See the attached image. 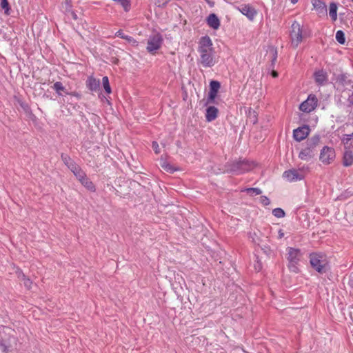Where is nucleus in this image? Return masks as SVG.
<instances>
[{
	"label": "nucleus",
	"instance_id": "f257e3e1",
	"mask_svg": "<svg viewBox=\"0 0 353 353\" xmlns=\"http://www.w3.org/2000/svg\"><path fill=\"white\" fill-rule=\"evenodd\" d=\"M212 46V41L208 36L202 37L199 41V61L204 68H211L216 63Z\"/></svg>",
	"mask_w": 353,
	"mask_h": 353
},
{
	"label": "nucleus",
	"instance_id": "f03ea898",
	"mask_svg": "<svg viewBox=\"0 0 353 353\" xmlns=\"http://www.w3.org/2000/svg\"><path fill=\"white\" fill-rule=\"evenodd\" d=\"M253 161L247 159H239L228 162L225 165V172L235 175L243 174L252 170L255 167Z\"/></svg>",
	"mask_w": 353,
	"mask_h": 353
},
{
	"label": "nucleus",
	"instance_id": "7ed1b4c3",
	"mask_svg": "<svg viewBox=\"0 0 353 353\" xmlns=\"http://www.w3.org/2000/svg\"><path fill=\"white\" fill-rule=\"evenodd\" d=\"M321 137L319 134H316L308 139L305 142V147L299 154V158L303 161H309L312 159L316 152V147L320 143Z\"/></svg>",
	"mask_w": 353,
	"mask_h": 353
},
{
	"label": "nucleus",
	"instance_id": "20e7f679",
	"mask_svg": "<svg viewBox=\"0 0 353 353\" xmlns=\"http://www.w3.org/2000/svg\"><path fill=\"white\" fill-rule=\"evenodd\" d=\"M311 266L319 273L323 274L330 270L329 261L323 253H312L310 254Z\"/></svg>",
	"mask_w": 353,
	"mask_h": 353
},
{
	"label": "nucleus",
	"instance_id": "39448f33",
	"mask_svg": "<svg viewBox=\"0 0 353 353\" xmlns=\"http://www.w3.org/2000/svg\"><path fill=\"white\" fill-rule=\"evenodd\" d=\"M302 257L301 252L299 249L288 247L287 248V259L289 262V270L294 273H298L299 269L298 268L299 263Z\"/></svg>",
	"mask_w": 353,
	"mask_h": 353
},
{
	"label": "nucleus",
	"instance_id": "423d86ee",
	"mask_svg": "<svg viewBox=\"0 0 353 353\" xmlns=\"http://www.w3.org/2000/svg\"><path fill=\"white\" fill-rule=\"evenodd\" d=\"M163 39L161 34L155 33L150 35L147 41L146 50L149 53L155 54L159 50L163 43Z\"/></svg>",
	"mask_w": 353,
	"mask_h": 353
},
{
	"label": "nucleus",
	"instance_id": "0eeeda50",
	"mask_svg": "<svg viewBox=\"0 0 353 353\" xmlns=\"http://www.w3.org/2000/svg\"><path fill=\"white\" fill-rule=\"evenodd\" d=\"M291 43L294 48H296L302 41V29L300 24L294 21L291 26L290 31Z\"/></svg>",
	"mask_w": 353,
	"mask_h": 353
},
{
	"label": "nucleus",
	"instance_id": "6e6552de",
	"mask_svg": "<svg viewBox=\"0 0 353 353\" xmlns=\"http://www.w3.org/2000/svg\"><path fill=\"white\" fill-rule=\"evenodd\" d=\"M336 154L333 148L324 146L321 151L319 159L326 165L330 164L335 159Z\"/></svg>",
	"mask_w": 353,
	"mask_h": 353
},
{
	"label": "nucleus",
	"instance_id": "1a4fd4ad",
	"mask_svg": "<svg viewBox=\"0 0 353 353\" xmlns=\"http://www.w3.org/2000/svg\"><path fill=\"white\" fill-rule=\"evenodd\" d=\"M283 177L288 182H295L303 179L305 174L303 170L290 169L283 172Z\"/></svg>",
	"mask_w": 353,
	"mask_h": 353
},
{
	"label": "nucleus",
	"instance_id": "9d476101",
	"mask_svg": "<svg viewBox=\"0 0 353 353\" xmlns=\"http://www.w3.org/2000/svg\"><path fill=\"white\" fill-rule=\"evenodd\" d=\"M318 99L314 94H310L307 99L301 103L299 109L304 112H310L317 106Z\"/></svg>",
	"mask_w": 353,
	"mask_h": 353
},
{
	"label": "nucleus",
	"instance_id": "9b49d317",
	"mask_svg": "<svg viewBox=\"0 0 353 353\" xmlns=\"http://www.w3.org/2000/svg\"><path fill=\"white\" fill-rule=\"evenodd\" d=\"M310 131V128L307 125L299 127L294 130L293 137L296 141H301L308 136Z\"/></svg>",
	"mask_w": 353,
	"mask_h": 353
},
{
	"label": "nucleus",
	"instance_id": "f8f14e48",
	"mask_svg": "<svg viewBox=\"0 0 353 353\" xmlns=\"http://www.w3.org/2000/svg\"><path fill=\"white\" fill-rule=\"evenodd\" d=\"M208 25L214 30H218L220 27V20L216 14L212 13L207 17Z\"/></svg>",
	"mask_w": 353,
	"mask_h": 353
},
{
	"label": "nucleus",
	"instance_id": "ddd939ff",
	"mask_svg": "<svg viewBox=\"0 0 353 353\" xmlns=\"http://www.w3.org/2000/svg\"><path fill=\"white\" fill-rule=\"evenodd\" d=\"M240 11L250 20H252L256 14L255 9L250 5H243Z\"/></svg>",
	"mask_w": 353,
	"mask_h": 353
},
{
	"label": "nucleus",
	"instance_id": "4468645a",
	"mask_svg": "<svg viewBox=\"0 0 353 353\" xmlns=\"http://www.w3.org/2000/svg\"><path fill=\"white\" fill-rule=\"evenodd\" d=\"M315 82L318 85H323L327 81V74L323 70L316 71L314 74Z\"/></svg>",
	"mask_w": 353,
	"mask_h": 353
},
{
	"label": "nucleus",
	"instance_id": "2eb2a0df",
	"mask_svg": "<svg viewBox=\"0 0 353 353\" xmlns=\"http://www.w3.org/2000/svg\"><path fill=\"white\" fill-rule=\"evenodd\" d=\"M86 86L90 91H97L99 89L100 81L92 76L88 77Z\"/></svg>",
	"mask_w": 353,
	"mask_h": 353
},
{
	"label": "nucleus",
	"instance_id": "dca6fc26",
	"mask_svg": "<svg viewBox=\"0 0 353 353\" xmlns=\"http://www.w3.org/2000/svg\"><path fill=\"white\" fill-rule=\"evenodd\" d=\"M218 109L214 106H210L206 109L205 119L208 122L216 119L218 116Z\"/></svg>",
	"mask_w": 353,
	"mask_h": 353
},
{
	"label": "nucleus",
	"instance_id": "f3484780",
	"mask_svg": "<svg viewBox=\"0 0 353 353\" xmlns=\"http://www.w3.org/2000/svg\"><path fill=\"white\" fill-rule=\"evenodd\" d=\"M353 164V152L351 150H347L343 154V165L345 167H350Z\"/></svg>",
	"mask_w": 353,
	"mask_h": 353
},
{
	"label": "nucleus",
	"instance_id": "a211bd4d",
	"mask_svg": "<svg viewBox=\"0 0 353 353\" xmlns=\"http://www.w3.org/2000/svg\"><path fill=\"white\" fill-rule=\"evenodd\" d=\"M336 82L343 86L349 85L352 87V82L350 79H348L347 76L345 74H340L336 77Z\"/></svg>",
	"mask_w": 353,
	"mask_h": 353
},
{
	"label": "nucleus",
	"instance_id": "6ab92c4d",
	"mask_svg": "<svg viewBox=\"0 0 353 353\" xmlns=\"http://www.w3.org/2000/svg\"><path fill=\"white\" fill-rule=\"evenodd\" d=\"M312 5L319 13H324L327 10L325 3L321 0H312Z\"/></svg>",
	"mask_w": 353,
	"mask_h": 353
},
{
	"label": "nucleus",
	"instance_id": "aec40b11",
	"mask_svg": "<svg viewBox=\"0 0 353 353\" xmlns=\"http://www.w3.org/2000/svg\"><path fill=\"white\" fill-rule=\"evenodd\" d=\"M329 14L332 21H336L337 19V6L335 3L332 2L330 4Z\"/></svg>",
	"mask_w": 353,
	"mask_h": 353
},
{
	"label": "nucleus",
	"instance_id": "412c9836",
	"mask_svg": "<svg viewBox=\"0 0 353 353\" xmlns=\"http://www.w3.org/2000/svg\"><path fill=\"white\" fill-rule=\"evenodd\" d=\"M81 183L88 190L91 192L95 191V185L94 183L88 178V176H85L81 181Z\"/></svg>",
	"mask_w": 353,
	"mask_h": 353
},
{
	"label": "nucleus",
	"instance_id": "4be33fe9",
	"mask_svg": "<svg viewBox=\"0 0 353 353\" xmlns=\"http://www.w3.org/2000/svg\"><path fill=\"white\" fill-rule=\"evenodd\" d=\"M52 88L56 91L59 96H62L61 91L65 93V88L60 81H57L54 83Z\"/></svg>",
	"mask_w": 353,
	"mask_h": 353
},
{
	"label": "nucleus",
	"instance_id": "5701e85b",
	"mask_svg": "<svg viewBox=\"0 0 353 353\" xmlns=\"http://www.w3.org/2000/svg\"><path fill=\"white\" fill-rule=\"evenodd\" d=\"M243 191L247 192L248 194L252 196L259 195L262 193V190L258 188H249L245 189Z\"/></svg>",
	"mask_w": 353,
	"mask_h": 353
},
{
	"label": "nucleus",
	"instance_id": "b1692460",
	"mask_svg": "<svg viewBox=\"0 0 353 353\" xmlns=\"http://www.w3.org/2000/svg\"><path fill=\"white\" fill-rule=\"evenodd\" d=\"M18 276L21 279V281H23L24 286L27 289H30L32 281L28 278H27L26 275L22 272H20Z\"/></svg>",
	"mask_w": 353,
	"mask_h": 353
},
{
	"label": "nucleus",
	"instance_id": "393cba45",
	"mask_svg": "<svg viewBox=\"0 0 353 353\" xmlns=\"http://www.w3.org/2000/svg\"><path fill=\"white\" fill-rule=\"evenodd\" d=\"M102 83H103V86L104 88L105 91L108 94H110L112 92V90H111V87L109 83V79H108V77L105 76L102 78Z\"/></svg>",
	"mask_w": 353,
	"mask_h": 353
},
{
	"label": "nucleus",
	"instance_id": "a878e982",
	"mask_svg": "<svg viewBox=\"0 0 353 353\" xmlns=\"http://www.w3.org/2000/svg\"><path fill=\"white\" fill-rule=\"evenodd\" d=\"M336 39L340 44H344L345 42V34L342 30H338L336 33Z\"/></svg>",
	"mask_w": 353,
	"mask_h": 353
},
{
	"label": "nucleus",
	"instance_id": "bb28decb",
	"mask_svg": "<svg viewBox=\"0 0 353 353\" xmlns=\"http://www.w3.org/2000/svg\"><path fill=\"white\" fill-rule=\"evenodd\" d=\"M272 214L277 218H283L285 216V212L280 208H275L272 210Z\"/></svg>",
	"mask_w": 353,
	"mask_h": 353
},
{
	"label": "nucleus",
	"instance_id": "cd10ccee",
	"mask_svg": "<svg viewBox=\"0 0 353 353\" xmlns=\"http://www.w3.org/2000/svg\"><path fill=\"white\" fill-rule=\"evenodd\" d=\"M221 84L217 81H212L210 83V90L218 92Z\"/></svg>",
	"mask_w": 353,
	"mask_h": 353
},
{
	"label": "nucleus",
	"instance_id": "c85d7f7f",
	"mask_svg": "<svg viewBox=\"0 0 353 353\" xmlns=\"http://www.w3.org/2000/svg\"><path fill=\"white\" fill-rule=\"evenodd\" d=\"M61 160L64 163V164L68 167V165H70L74 161L70 158V157L66 154L62 153L61 155Z\"/></svg>",
	"mask_w": 353,
	"mask_h": 353
},
{
	"label": "nucleus",
	"instance_id": "c756f323",
	"mask_svg": "<svg viewBox=\"0 0 353 353\" xmlns=\"http://www.w3.org/2000/svg\"><path fill=\"white\" fill-rule=\"evenodd\" d=\"M118 2L123 8L125 12H128L130 10L131 6L130 0H118Z\"/></svg>",
	"mask_w": 353,
	"mask_h": 353
},
{
	"label": "nucleus",
	"instance_id": "7c9ffc66",
	"mask_svg": "<svg viewBox=\"0 0 353 353\" xmlns=\"http://www.w3.org/2000/svg\"><path fill=\"white\" fill-rule=\"evenodd\" d=\"M170 0H156L155 4L159 7H165Z\"/></svg>",
	"mask_w": 353,
	"mask_h": 353
},
{
	"label": "nucleus",
	"instance_id": "2f4dec72",
	"mask_svg": "<svg viewBox=\"0 0 353 353\" xmlns=\"http://www.w3.org/2000/svg\"><path fill=\"white\" fill-rule=\"evenodd\" d=\"M261 203L263 205L267 206V205H270V199H269L267 196H262L261 197Z\"/></svg>",
	"mask_w": 353,
	"mask_h": 353
},
{
	"label": "nucleus",
	"instance_id": "473e14b6",
	"mask_svg": "<svg viewBox=\"0 0 353 353\" xmlns=\"http://www.w3.org/2000/svg\"><path fill=\"white\" fill-rule=\"evenodd\" d=\"M75 176L81 182L87 176L83 170H81Z\"/></svg>",
	"mask_w": 353,
	"mask_h": 353
},
{
	"label": "nucleus",
	"instance_id": "72a5a7b5",
	"mask_svg": "<svg viewBox=\"0 0 353 353\" xmlns=\"http://www.w3.org/2000/svg\"><path fill=\"white\" fill-rule=\"evenodd\" d=\"M218 92L210 90L208 94V100L213 101L216 97Z\"/></svg>",
	"mask_w": 353,
	"mask_h": 353
},
{
	"label": "nucleus",
	"instance_id": "f704fd0d",
	"mask_svg": "<svg viewBox=\"0 0 353 353\" xmlns=\"http://www.w3.org/2000/svg\"><path fill=\"white\" fill-rule=\"evenodd\" d=\"M1 6L3 9L5 10L6 12H7L9 9V3L7 0H1Z\"/></svg>",
	"mask_w": 353,
	"mask_h": 353
},
{
	"label": "nucleus",
	"instance_id": "c9c22d12",
	"mask_svg": "<svg viewBox=\"0 0 353 353\" xmlns=\"http://www.w3.org/2000/svg\"><path fill=\"white\" fill-rule=\"evenodd\" d=\"M152 147L156 154H159L160 152L159 146L157 141L152 142Z\"/></svg>",
	"mask_w": 353,
	"mask_h": 353
},
{
	"label": "nucleus",
	"instance_id": "e433bc0d",
	"mask_svg": "<svg viewBox=\"0 0 353 353\" xmlns=\"http://www.w3.org/2000/svg\"><path fill=\"white\" fill-rule=\"evenodd\" d=\"M65 94L73 96V97H76L77 99H81V94L77 92H65Z\"/></svg>",
	"mask_w": 353,
	"mask_h": 353
},
{
	"label": "nucleus",
	"instance_id": "4c0bfd02",
	"mask_svg": "<svg viewBox=\"0 0 353 353\" xmlns=\"http://www.w3.org/2000/svg\"><path fill=\"white\" fill-rule=\"evenodd\" d=\"M123 39L126 40L129 43H137L136 40L132 37L129 35H125Z\"/></svg>",
	"mask_w": 353,
	"mask_h": 353
},
{
	"label": "nucleus",
	"instance_id": "58836bf2",
	"mask_svg": "<svg viewBox=\"0 0 353 353\" xmlns=\"http://www.w3.org/2000/svg\"><path fill=\"white\" fill-rule=\"evenodd\" d=\"M78 167H79V165L74 161H73L70 165H68V168L72 172H73V170H75V169H77Z\"/></svg>",
	"mask_w": 353,
	"mask_h": 353
},
{
	"label": "nucleus",
	"instance_id": "ea45409f",
	"mask_svg": "<svg viewBox=\"0 0 353 353\" xmlns=\"http://www.w3.org/2000/svg\"><path fill=\"white\" fill-rule=\"evenodd\" d=\"M125 34L121 30H119L115 33V36L121 39H124Z\"/></svg>",
	"mask_w": 353,
	"mask_h": 353
},
{
	"label": "nucleus",
	"instance_id": "a19ab883",
	"mask_svg": "<svg viewBox=\"0 0 353 353\" xmlns=\"http://www.w3.org/2000/svg\"><path fill=\"white\" fill-rule=\"evenodd\" d=\"M347 102L350 106L353 107V92L349 95Z\"/></svg>",
	"mask_w": 353,
	"mask_h": 353
},
{
	"label": "nucleus",
	"instance_id": "79ce46f5",
	"mask_svg": "<svg viewBox=\"0 0 353 353\" xmlns=\"http://www.w3.org/2000/svg\"><path fill=\"white\" fill-rule=\"evenodd\" d=\"M0 347L1 348V350H3V352L5 353H7L8 352V349H7V347L5 344H3V343H0Z\"/></svg>",
	"mask_w": 353,
	"mask_h": 353
},
{
	"label": "nucleus",
	"instance_id": "37998d69",
	"mask_svg": "<svg viewBox=\"0 0 353 353\" xmlns=\"http://www.w3.org/2000/svg\"><path fill=\"white\" fill-rule=\"evenodd\" d=\"M207 3L210 6L213 7L214 6V1L213 0H205Z\"/></svg>",
	"mask_w": 353,
	"mask_h": 353
},
{
	"label": "nucleus",
	"instance_id": "c03bdc74",
	"mask_svg": "<svg viewBox=\"0 0 353 353\" xmlns=\"http://www.w3.org/2000/svg\"><path fill=\"white\" fill-rule=\"evenodd\" d=\"M163 167L167 170L172 172L174 170L171 168V167L168 164L166 165H163Z\"/></svg>",
	"mask_w": 353,
	"mask_h": 353
},
{
	"label": "nucleus",
	"instance_id": "a18cd8bd",
	"mask_svg": "<svg viewBox=\"0 0 353 353\" xmlns=\"http://www.w3.org/2000/svg\"><path fill=\"white\" fill-rule=\"evenodd\" d=\"M81 170H81V168L79 166V167L77 168V169H75V170H73V172H73V174H74V176H75V175H76V174H78Z\"/></svg>",
	"mask_w": 353,
	"mask_h": 353
},
{
	"label": "nucleus",
	"instance_id": "49530a36",
	"mask_svg": "<svg viewBox=\"0 0 353 353\" xmlns=\"http://www.w3.org/2000/svg\"><path fill=\"white\" fill-rule=\"evenodd\" d=\"M65 3L67 5V6H68L69 8H70L72 6H71V1L72 0H65Z\"/></svg>",
	"mask_w": 353,
	"mask_h": 353
},
{
	"label": "nucleus",
	"instance_id": "de8ad7c7",
	"mask_svg": "<svg viewBox=\"0 0 353 353\" xmlns=\"http://www.w3.org/2000/svg\"><path fill=\"white\" fill-rule=\"evenodd\" d=\"M284 235V233L283 232V231L281 230H279V239H281Z\"/></svg>",
	"mask_w": 353,
	"mask_h": 353
},
{
	"label": "nucleus",
	"instance_id": "09e8293b",
	"mask_svg": "<svg viewBox=\"0 0 353 353\" xmlns=\"http://www.w3.org/2000/svg\"><path fill=\"white\" fill-rule=\"evenodd\" d=\"M272 75L273 76V77H277L278 73L276 71H272Z\"/></svg>",
	"mask_w": 353,
	"mask_h": 353
},
{
	"label": "nucleus",
	"instance_id": "8fccbe9b",
	"mask_svg": "<svg viewBox=\"0 0 353 353\" xmlns=\"http://www.w3.org/2000/svg\"><path fill=\"white\" fill-rule=\"evenodd\" d=\"M21 106L24 109L26 110V108H28V105L26 104H24V103H21Z\"/></svg>",
	"mask_w": 353,
	"mask_h": 353
},
{
	"label": "nucleus",
	"instance_id": "3c124183",
	"mask_svg": "<svg viewBox=\"0 0 353 353\" xmlns=\"http://www.w3.org/2000/svg\"><path fill=\"white\" fill-rule=\"evenodd\" d=\"M291 3L295 4L298 2V0H290Z\"/></svg>",
	"mask_w": 353,
	"mask_h": 353
},
{
	"label": "nucleus",
	"instance_id": "603ef678",
	"mask_svg": "<svg viewBox=\"0 0 353 353\" xmlns=\"http://www.w3.org/2000/svg\"><path fill=\"white\" fill-rule=\"evenodd\" d=\"M276 59V52H275V56H274V57L273 61H275Z\"/></svg>",
	"mask_w": 353,
	"mask_h": 353
},
{
	"label": "nucleus",
	"instance_id": "864d4df0",
	"mask_svg": "<svg viewBox=\"0 0 353 353\" xmlns=\"http://www.w3.org/2000/svg\"><path fill=\"white\" fill-rule=\"evenodd\" d=\"M352 285H353V279H352Z\"/></svg>",
	"mask_w": 353,
	"mask_h": 353
}]
</instances>
